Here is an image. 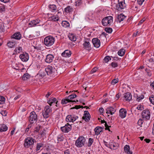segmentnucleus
<instances>
[{"label":"nucleus","instance_id":"nucleus-39","mask_svg":"<svg viewBox=\"0 0 154 154\" xmlns=\"http://www.w3.org/2000/svg\"><path fill=\"white\" fill-rule=\"evenodd\" d=\"M5 98L2 96H0V104H3L5 103Z\"/></svg>","mask_w":154,"mask_h":154},{"label":"nucleus","instance_id":"nucleus-20","mask_svg":"<svg viewBox=\"0 0 154 154\" xmlns=\"http://www.w3.org/2000/svg\"><path fill=\"white\" fill-rule=\"evenodd\" d=\"M125 17H126L122 14L118 15L116 20L117 22L120 23L124 20Z\"/></svg>","mask_w":154,"mask_h":154},{"label":"nucleus","instance_id":"nucleus-1","mask_svg":"<svg viewBox=\"0 0 154 154\" xmlns=\"http://www.w3.org/2000/svg\"><path fill=\"white\" fill-rule=\"evenodd\" d=\"M57 66H54V65L48 66L45 68V72L48 75L54 77L57 75Z\"/></svg>","mask_w":154,"mask_h":154},{"label":"nucleus","instance_id":"nucleus-53","mask_svg":"<svg viewBox=\"0 0 154 154\" xmlns=\"http://www.w3.org/2000/svg\"><path fill=\"white\" fill-rule=\"evenodd\" d=\"M41 127L40 126L36 127L34 131L38 132L39 130Z\"/></svg>","mask_w":154,"mask_h":154},{"label":"nucleus","instance_id":"nucleus-4","mask_svg":"<svg viewBox=\"0 0 154 154\" xmlns=\"http://www.w3.org/2000/svg\"><path fill=\"white\" fill-rule=\"evenodd\" d=\"M35 140L31 137H28L26 138L24 143V146L26 148H29L30 146L33 145Z\"/></svg>","mask_w":154,"mask_h":154},{"label":"nucleus","instance_id":"nucleus-8","mask_svg":"<svg viewBox=\"0 0 154 154\" xmlns=\"http://www.w3.org/2000/svg\"><path fill=\"white\" fill-rule=\"evenodd\" d=\"M37 119V116L35 112L32 111L30 113L29 120L31 123H33L35 122H36Z\"/></svg>","mask_w":154,"mask_h":154},{"label":"nucleus","instance_id":"nucleus-60","mask_svg":"<svg viewBox=\"0 0 154 154\" xmlns=\"http://www.w3.org/2000/svg\"><path fill=\"white\" fill-rule=\"evenodd\" d=\"M103 111L104 109L103 108H100L99 109V111L101 113H103Z\"/></svg>","mask_w":154,"mask_h":154},{"label":"nucleus","instance_id":"nucleus-54","mask_svg":"<svg viewBox=\"0 0 154 154\" xmlns=\"http://www.w3.org/2000/svg\"><path fill=\"white\" fill-rule=\"evenodd\" d=\"M1 113L3 115V116H6L7 115V112H6V111H2L1 112Z\"/></svg>","mask_w":154,"mask_h":154},{"label":"nucleus","instance_id":"nucleus-22","mask_svg":"<svg viewBox=\"0 0 154 154\" xmlns=\"http://www.w3.org/2000/svg\"><path fill=\"white\" fill-rule=\"evenodd\" d=\"M40 22V20L37 19L36 20H32L29 23V25H30V26H33L36 25L37 24L39 23Z\"/></svg>","mask_w":154,"mask_h":154},{"label":"nucleus","instance_id":"nucleus-59","mask_svg":"<svg viewBox=\"0 0 154 154\" xmlns=\"http://www.w3.org/2000/svg\"><path fill=\"white\" fill-rule=\"evenodd\" d=\"M84 115L90 116V115L88 111H84Z\"/></svg>","mask_w":154,"mask_h":154},{"label":"nucleus","instance_id":"nucleus-17","mask_svg":"<svg viewBox=\"0 0 154 154\" xmlns=\"http://www.w3.org/2000/svg\"><path fill=\"white\" fill-rule=\"evenodd\" d=\"M54 57L52 54H48L46 56L45 61L47 63H50L53 61Z\"/></svg>","mask_w":154,"mask_h":154},{"label":"nucleus","instance_id":"nucleus-33","mask_svg":"<svg viewBox=\"0 0 154 154\" xmlns=\"http://www.w3.org/2000/svg\"><path fill=\"white\" fill-rule=\"evenodd\" d=\"M125 50L124 49H121L118 51V54L120 56H122L125 54Z\"/></svg>","mask_w":154,"mask_h":154},{"label":"nucleus","instance_id":"nucleus-13","mask_svg":"<svg viewBox=\"0 0 154 154\" xmlns=\"http://www.w3.org/2000/svg\"><path fill=\"white\" fill-rule=\"evenodd\" d=\"M20 58L23 61L26 62L29 58L28 54L26 53H23L20 55Z\"/></svg>","mask_w":154,"mask_h":154},{"label":"nucleus","instance_id":"nucleus-45","mask_svg":"<svg viewBox=\"0 0 154 154\" xmlns=\"http://www.w3.org/2000/svg\"><path fill=\"white\" fill-rule=\"evenodd\" d=\"M149 100L151 103L154 105V95H152L151 97H149Z\"/></svg>","mask_w":154,"mask_h":154},{"label":"nucleus","instance_id":"nucleus-35","mask_svg":"<svg viewBox=\"0 0 154 154\" xmlns=\"http://www.w3.org/2000/svg\"><path fill=\"white\" fill-rule=\"evenodd\" d=\"M69 37L70 40L72 41H75L76 40V37L73 34L70 35L69 36Z\"/></svg>","mask_w":154,"mask_h":154},{"label":"nucleus","instance_id":"nucleus-14","mask_svg":"<svg viewBox=\"0 0 154 154\" xmlns=\"http://www.w3.org/2000/svg\"><path fill=\"white\" fill-rule=\"evenodd\" d=\"M88 40V39H87L83 44L84 48L87 50H90L91 49V45Z\"/></svg>","mask_w":154,"mask_h":154},{"label":"nucleus","instance_id":"nucleus-48","mask_svg":"<svg viewBox=\"0 0 154 154\" xmlns=\"http://www.w3.org/2000/svg\"><path fill=\"white\" fill-rule=\"evenodd\" d=\"M118 79H114L111 82V84L112 85H115L118 82Z\"/></svg>","mask_w":154,"mask_h":154},{"label":"nucleus","instance_id":"nucleus-32","mask_svg":"<svg viewBox=\"0 0 154 154\" xmlns=\"http://www.w3.org/2000/svg\"><path fill=\"white\" fill-rule=\"evenodd\" d=\"M62 25L63 27L65 28H66L68 26H69V22L67 21H63L62 23Z\"/></svg>","mask_w":154,"mask_h":154},{"label":"nucleus","instance_id":"nucleus-36","mask_svg":"<svg viewBox=\"0 0 154 154\" xmlns=\"http://www.w3.org/2000/svg\"><path fill=\"white\" fill-rule=\"evenodd\" d=\"M43 146V144L41 143H38L37 144L36 148L35 149L36 151L39 150L41 147Z\"/></svg>","mask_w":154,"mask_h":154},{"label":"nucleus","instance_id":"nucleus-12","mask_svg":"<svg viewBox=\"0 0 154 154\" xmlns=\"http://www.w3.org/2000/svg\"><path fill=\"white\" fill-rule=\"evenodd\" d=\"M92 42L94 46L96 48H98L100 46V40L97 38H94L92 39Z\"/></svg>","mask_w":154,"mask_h":154},{"label":"nucleus","instance_id":"nucleus-24","mask_svg":"<svg viewBox=\"0 0 154 154\" xmlns=\"http://www.w3.org/2000/svg\"><path fill=\"white\" fill-rule=\"evenodd\" d=\"M71 52L68 50H66L63 52L61 54L62 56L64 57H69L71 56Z\"/></svg>","mask_w":154,"mask_h":154},{"label":"nucleus","instance_id":"nucleus-16","mask_svg":"<svg viewBox=\"0 0 154 154\" xmlns=\"http://www.w3.org/2000/svg\"><path fill=\"white\" fill-rule=\"evenodd\" d=\"M78 101V100H77L76 101H75V100H69L68 98H67V97H66L62 99L61 100V103L62 104H66L68 103L76 102Z\"/></svg>","mask_w":154,"mask_h":154},{"label":"nucleus","instance_id":"nucleus-41","mask_svg":"<svg viewBox=\"0 0 154 154\" xmlns=\"http://www.w3.org/2000/svg\"><path fill=\"white\" fill-rule=\"evenodd\" d=\"M94 140L91 138H89L88 140V147L90 146L93 142Z\"/></svg>","mask_w":154,"mask_h":154},{"label":"nucleus","instance_id":"nucleus-3","mask_svg":"<svg viewBox=\"0 0 154 154\" xmlns=\"http://www.w3.org/2000/svg\"><path fill=\"white\" fill-rule=\"evenodd\" d=\"M85 139L83 136L79 137L75 142L76 146L78 147L82 146L85 144Z\"/></svg>","mask_w":154,"mask_h":154},{"label":"nucleus","instance_id":"nucleus-10","mask_svg":"<svg viewBox=\"0 0 154 154\" xmlns=\"http://www.w3.org/2000/svg\"><path fill=\"white\" fill-rule=\"evenodd\" d=\"M78 118V116L74 115H68L66 118V121L68 122H73Z\"/></svg>","mask_w":154,"mask_h":154},{"label":"nucleus","instance_id":"nucleus-34","mask_svg":"<svg viewBox=\"0 0 154 154\" xmlns=\"http://www.w3.org/2000/svg\"><path fill=\"white\" fill-rule=\"evenodd\" d=\"M91 116L84 115L82 117V119L86 122H88L90 120Z\"/></svg>","mask_w":154,"mask_h":154},{"label":"nucleus","instance_id":"nucleus-21","mask_svg":"<svg viewBox=\"0 0 154 154\" xmlns=\"http://www.w3.org/2000/svg\"><path fill=\"white\" fill-rule=\"evenodd\" d=\"M124 97L125 100L128 101H129L132 99V95L130 93L128 92L124 94Z\"/></svg>","mask_w":154,"mask_h":154},{"label":"nucleus","instance_id":"nucleus-52","mask_svg":"<svg viewBox=\"0 0 154 154\" xmlns=\"http://www.w3.org/2000/svg\"><path fill=\"white\" fill-rule=\"evenodd\" d=\"M97 70V67H94L91 70V73L92 74L96 72Z\"/></svg>","mask_w":154,"mask_h":154},{"label":"nucleus","instance_id":"nucleus-2","mask_svg":"<svg viewBox=\"0 0 154 154\" xmlns=\"http://www.w3.org/2000/svg\"><path fill=\"white\" fill-rule=\"evenodd\" d=\"M54 42V38L52 36H49L46 37L44 39V44L47 46L52 45Z\"/></svg>","mask_w":154,"mask_h":154},{"label":"nucleus","instance_id":"nucleus-43","mask_svg":"<svg viewBox=\"0 0 154 154\" xmlns=\"http://www.w3.org/2000/svg\"><path fill=\"white\" fill-rule=\"evenodd\" d=\"M83 108V106H82L76 105V106H75L71 108L70 109H78L80 108Z\"/></svg>","mask_w":154,"mask_h":154},{"label":"nucleus","instance_id":"nucleus-11","mask_svg":"<svg viewBox=\"0 0 154 154\" xmlns=\"http://www.w3.org/2000/svg\"><path fill=\"white\" fill-rule=\"evenodd\" d=\"M142 116L143 119H149L150 117V112L149 110H143L142 113Z\"/></svg>","mask_w":154,"mask_h":154},{"label":"nucleus","instance_id":"nucleus-37","mask_svg":"<svg viewBox=\"0 0 154 154\" xmlns=\"http://www.w3.org/2000/svg\"><path fill=\"white\" fill-rule=\"evenodd\" d=\"M77 97V96L75 94H71L68 97H67V98H68L69 100H72L75 97Z\"/></svg>","mask_w":154,"mask_h":154},{"label":"nucleus","instance_id":"nucleus-5","mask_svg":"<svg viewBox=\"0 0 154 154\" xmlns=\"http://www.w3.org/2000/svg\"><path fill=\"white\" fill-rule=\"evenodd\" d=\"M113 17L111 16L106 17L102 20V23L103 26H106L112 22Z\"/></svg>","mask_w":154,"mask_h":154},{"label":"nucleus","instance_id":"nucleus-31","mask_svg":"<svg viewBox=\"0 0 154 154\" xmlns=\"http://www.w3.org/2000/svg\"><path fill=\"white\" fill-rule=\"evenodd\" d=\"M16 44V43L14 42H9L7 43L8 46L10 48L14 47Z\"/></svg>","mask_w":154,"mask_h":154},{"label":"nucleus","instance_id":"nucleus-30","mask_svg":"<svg viewBox=\"0 0 154 154\" xmlns=\"http://www.w3.org/2000/svg\"><path fill=\"white\" fill-rule=\"evenodd\" d=\"M49 8L52 12H54L57 10V8L54 5H49Z\"/></svg>","mask_w":154,"mask_h":154},{"label":"nucleus","instance_id":"nucleus-63","mask_svg":"<svg viewBox=\"0 0 154 154\" xmlns=\"http://www.w3.org/2000/svg\"><path fill=\"white\" fill-rule=\"evenodd\" d=\"M31 125H28V127L26 129V132H28V131H29V128H31Z\"/></svg>","mask_w":154,"mask_h":154},{"label":"nucleus","instance_id":"nucleus-51","mask_svg":"<svg viewBox=\"0 0 154 154\" xmlns=\"http://www.w3.org/2000/svg\"><path fill=\"white\" fill-rule=\"evenodd\" d=\"M137 109L138 110H142L143 109V107L142 105H139L137 107Z\"/></svg>","mask_w":154,"mask_h":154},{"label":"nucleus","instance_id":"nucleus-25","mask_svg":"<svg viewBox=\"0 0 154 154\" xmlns=\"http://www.w3.org/2000/svg\"><path fill=\"white\" fill-rule=\"evenodd\" d=\"M45 71H42L40 70L39 73L36 75L37 77L39 78V79H42L46 75L45 73L44 72Z\"/></svg>","mask_w":154,"mask_h":154},{"label":"nucleus","instance_id":"nucleus-57","mask_svg":"<svg viewBox=\"0 0 154 154\" xmlns=\"http://www.w3.org/2000/svg\"><path fill=\"white\" fill-rule=\"evenodd\" d=\"M145 20V18H143V19H142L139 22V23L138 24V25H140L141 24H142L144 21Z\"/></svg>","mask_w":154,"mask_h":154},{"label":"nucleus","instance_id":"nucleus-9","mask_svg":"<svg viewBox=\"0 0 154 154\" xmlns=\"http://www.w3.org/2000/svg\"><path fill=\"white\" fill-rule=\"evenodd\" d=\"M72 128V126L68 123L66 124L65 126L62 127L60 128L61 130L63 133H67L70 131Z\"/></svg>","mask_w":154,"mask_h":154},{"label":"nucleus","instance_id":"nucleus-62","mask_svg":"<svg viewBox=\"0 0 154 154\" xmlns=\"http://www.w3.org/2000/svg\"><path fill=\"white\" fill-rule=\"evenodd\" d=\"M52 93V92H48L47 94L46 95V97L48 98V96H49Z\"/></svg>","mask_w":154,"mask_h":154},{"label":"nucleus","instance_id":"nucleus-56","mask_svg":"<svg viewBox=\"0 0 154 154\" xmlns=\"http://www.w3.org/2000/svg\"><path fill=\"white\" fill-rule=\"evenodd\" d=\"M144 0H137L138 4L140 5H141L144 2Z\"/></svg>","mask_w":154,"mask_h":154},{"label":"nucleus","instance_id":"nucleus-23","mask_svg":"<svg viewBox=\"0 0 154 154\" xmlns=\"http://www.w3.org/2000/svg\"><path fill=\"white\" fill-rule=\"evenodd\" d=\"M103 128L101 127H97L94 129L95 134L97 135L99 134L103 130Z\"/></svg>","mask_w":154,"mask_h":154},{"label":"nucleus","instance_id":"nucleus-29","mask_svg":"<svg viewBox=\"0 0 154 154\" xmlns=\"http://www.w3.org/2000/svg\"><path fill=\"white\" fill-rule=\"evenodd\" d=\"M57 99L55 98H53L51 99L48 100V103L49 104L50 106H51L52 104L54 103H56L57 102Z\"/></svg>","mask_w":154,"mask_h":154},{"label":"nucleus","instance_id":"nucleus-15","mask_svg":"<svg viewBox=\"0 0 154 154\" xmlns=\"http://www.w3.org/2000/svg\"><path fill=\"white\" fill-rule=\"evenodd\" d=\"M116 111V109L112 106L108 107L106 109V112L107 114H110L112 115Z\"/></svg>","mask_w":154,"mask_h":154},{"label":"nucleus","instance_id":"nucleus-28","mask_svg":"<svg viewBox=\"0 0 154 154\" xmlns=\"http://www.w3.org/2000/svg\"><path fill=\"white\" fill-rule=\"evenodd\" d=\"M64 11L66 12L69 13L73 11V9L72 8L69 6H68L65 8Z\"/></svg>","mask_w":154,"mask_h":154},{"label":"nucleus","instance_id":"nucleus-46","mask_svg":"<svg viewBox=\"0 0 154 154\" xmlns=\"http://www.w3.org/2000/svg\"><path fill=\"white\" fill-rule=\"evenodd\" d=\"M51 20L54 21H58L59 20V18L56 16H54L51 17Z\"/></svg>","mask_w":154,"mask_h":154},{"label":"nucleus","instance_id":"nucleus-18","mask_svg":"<svg viewBox=\"0 0 154 154\" xmlns=\"http://www.w3.org/2000/svg\"><path fill=\"white\" fill-rule=\"evenodd\" d=\"M127 111L125 109H121L119 110V116L122 118H124L126 116Z\"/></svg>","mask_w":154,"mask_h":154},{"label":"nucleus","instance_id":"nucleus-61","mask_svg":"<svg viewBox=\"0 0 154 154\" xmlns=\"http://www.w3.org/2000/svg\"><path fill=\"white\" fill-rule=\"evenodd\" d=\"M64 154H70V152L68 149H67L64 151Z\"/></svg>","mask_w":154,"mask_h":154},{"label":"nucleus","instance_id":"nucleus-19","mask_svg":"<svg viewBox=\"0 0 154 154\" xmlns=\"http://www.w3.org/2000/svg\"><path fill=\"white\" fill-rule=\"evenodd\" d=\"M21 38V35L20 32H17L14 33L11 36V38H14L16 40H20Z\"/></svg>","mask_w":154,"mask_h":154},{"label":"nucleus","instance_id":"nucleus-64","mask_svg":"<svg viewBox=\"0 0 154 154\" xmlns=\"http://www.w3.org/2000/svg\"><path fill=\"white\" fill-rule=\"evenodd\" d=\"M150 85L154 89V81L150 84Z\"/></svg>","mask_w":154,"mask_h":154},{"label":"nucleus","instance_id":"nucleus-38","mask_svg":"<svg viewBox=\"0 0 154 154\" xmlns=\"http://www.w3.org/2000/svg\"><path fill=\"white\" fill-rule=\"evenodd\" d=\"M30 75L28 73H26L24 74L22 77V79L23 80H25L27 79L29 77Z\"/></svg>","mask_w":154,"mask_h":154},{"label":"nucleus","instance_id":"nucleus-55","mask_svg":"<svg viewBox=\"0 0 154 154\" xmlns=\"http://www.w3.org/2000/svg\"><path fill=\"white\" fill-rule=\"evenodd\" d=\"M110 148L111 149H116V147L114 144H112L110 145Z\"/></svg>","mask_w":154,"mask_h":154},{"label":"nucleus","instance_id":"nucleus-58","mask_svg":"<svg viewBox=\"0 0 154 154\" xmlns=\"http://www.w3.org/2000/svg\"><path fill=\"white\" fill-rule=\"evenodd\" d=\"M103 143H104V145L106 146H107V147H108L110 148V145L109 144H108L107 142H106L105 141H103Z\"/></svg>","mask_w":154,"mask_h":154},{"label":"nucleus","instance_id":"nucleus-44","mask_svg":"<svg viewBox=\"0 0 154 154\" xmlns=\"http://www.w3.org/2000/svg\"><path fill=\"white\" fill-rule=\"evenodd\" d=\"M111 60V58L109 56L106 57L104 59V61L105 63H107L109 60Z\"/></svg>","mask_w":154,"mask_h":154},{"label":"nucleus","instance_id":"nucleus-50","mask_svg":"<svg viewBox=\"0 0 154 154\" xmlns=\"http://www.w3.org/2000/svg\"><path fill=\"white\" fill-rule=\"evenodd\" d=\"M144 97V96L142 95H141L140 96H137V100L138 101H139L140 100L143 99Z\"/></svg>","mask_w":154,"mask_h":154},{"label":"nucleus","instance_id":"nucleus-47","mask_svg":"<svg viewBox=\"0 0 154 154\" xmlns=\"http://www.w3.org/2000/svg\"><path fill=\"white\" fill-rule=\"evenodd\" d=\"M111 65L112 67L113 68L117 67L118 66L117 63L114 62L112 63L111 64Z\"/></svg>","mask_w":154,"mask_h":154},{"label":"nucleus","instance_id":"nucleus-27","mask_svg":"<svg viewBox=\"0 0 154 154\" xmlns=\"http://www.w3.org/2000/svg\"><path fill=\"white\" fill-rule=\"evenodd\" d=\"M124 150L125 152L128 154H132V152L130 151V146L129 145H126L124 147Z\"/></svg>","mask_w":154,"mask_h":154},{"label":"nucleus","instance_id":"nucleus-6","mask_svg":"<svg viewBox=\"0 0 154 154\" xmlns=\"http://www.w3.org/2000/svg\"><path fill=\"white\" fill-rule=\"evenodd\" d=\"M126 7L125 0H118V3L115 6V8L118 10L124 9Z\"/></svg>","mask_w":154,"mask_h":154},{"label":"nucleus","instance_id":"nucleus-40","mask_svg":"<svg viewBox=\"0 0 154 154\" xmlns=\"http://www.w3.org/2000/svg\"><path fill=\"white\" fill-rule=\"evenodd\" d=\"M105 30L106 32L110 33L112 32V28L110 27L106 28L105 29Z\"/></svg>","mask_w":154,"mask_h":154},{"label":"nucleus","instance_id":"nucleus-49","mask_svg":"<svg viewBox=\"0 0 154 154\" xmlns=\"http://www.w3.org/2000/svg\"><path fill=\"white\" fill-rule=\"evenodd\" d=\"M143 123V121L142 119H139L137 122V124L139 125L142 126V125Z\"/></svg>","mask_w":154,"mask_h":154},{"label":"nucleus","instance_id":"nucleus-42","mask_svg":"<svg viewBox=\"0 0 154 154\" xmlns=\"http://www.w3.org/2000/svg\"><path fill=\"white\" fill-rule=\"evenodd\" d=\"M22 47H19L17 48H15V50H14L15 52L17 53H19L20 51H22Z\"/></svg>","mask_w":154,"mask_h":154},{"label":"nucleus","instance_id":"nucleus-26","mask_svg":"<svg viewBox=\"0 0 154 154\" xmlns=\"http://www.w3.org/2000/svg\"><path fill=\"white\" fill-rule=\"evenodd\" d=\"M8 127L5 125L2 124L0 125V131H6Z\"/></svg>","mask_w":154,"mask_h":154},{"label":"nucleus","instance_id":"nucleus-7","mask_svg":"<svg viewBox=\"0 0 154 154\" xmlns=\"http://www.w3.org/2000/svg\"><path fill=\"white\" fill-rule=\"evenodd\" d=\"M45 112H43V116L44 117L47 118L49 116V113L52 112V109L49 106H46L44 109Z\"/></svg>","mask_w":154,"mask_h":154}]
</instances>
